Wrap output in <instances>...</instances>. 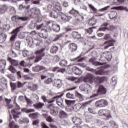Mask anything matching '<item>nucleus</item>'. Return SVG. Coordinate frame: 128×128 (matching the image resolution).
<instances>
[{
  "label": "nucleus",
  "mask_w": 128,
  "mask_h": 128,
  "mask_svg": "<svg viewBox=\"0 0 128 128\" xmlns=\"http://www.w3.org/2000/svg\"><path fill=\"white\" fill-rule=\"evenodd\" d=\"M108 104V102L105 100H100L95 102L96 108H104V106H106Z\"/></svg>",
  "instance_id": "obj_6"
},
{
  "label": "nucleus",
  "mask_w": 128,
  "mask_h": 128,
  "mask_svg": "<svg viewBox=\"0 0 128 128\" xmlns=\"http://www.w3.org/2000/svg\"><path fill=\"white\" fill-rule=\"evenodd\" d=\"M66 64H68V61L66 60H62L60 62V66H66Z\"/></svg>",
  "instance_id": "obj_46"
},
{
  "label": "nucleus",
  "mask_w": 128,
  "mask_h": 128,
  "mask_svg": "<svg viewBox=\"0 0 128 128\" xmlns=\"http://www.w3.org/2000/svg\"><path fill=\"white\" fill-rule=\"evenodd\" d=\"M55 8L57 10H58L59 12L62 10V6H60V2H56L55 3Z\"/></svg>",
  "instance_id": "obj_43"
},
{
  "label": "nucleus",
  "mask_w": 128,
  "mask_h": 128,
  "mask_svg": "<svg viewBox=\"0 0 128 128\" xmlns=\"http://www.w3.org/2000/svg\"><path fill=\"white\" fill-rule=\"evenodd\" d=\"M63 36H64V33L58 34L56 36L53 40V42H56V40H60V38H62Z\"/></svg>",
  "instance_id": "obj_45"
},
{
  "label": "nucleus",
  "mask_w": 128,
  "mask_h": 128,
  "mask_svg": "<svg viewBox=\"0 0 128 128\" xmlns=\"http://www.w3.org/2000/svg\"><path fill=\"white\" fill-rule=\"evenodd\" d=\"M36 28L38 30H41L42 31L46 32V26H44V23L40 25H38L36 26Z\"/></svg>",
  "instance_id": "obj_21"
},
{
  "label": "nucleus",
  "mask_w": 128,
  "mask_h": 128,
  "mask_svg": "<svg viewBox=\"0 0 128 128\" xmlns=\"http://www.w3.org/2000/svg\"><path fill=\"white\" fill-rule=\"evenodd\" d=\"M88 87V84H82L80 86V90H82L83 92H86V88Z\"/></svg>",
  "instance_id": "obj_42"
},
{
  "label": "nucleus",
  "mask_w": 128,
  "mask_h": 128,
  "mask_svg": "<svg viewBox=\"0 0 128 128\" xmlns=\"http://www.w3.org/2000/svg\"><path fill=\"white\" fill-rule=\"evenodd\" d=\"M15 47L16 50H20V42L16 41L15 42Z\"/></svg>",
  "instance_id": "obj_54"
},
{
  "label": "nucleus",
  "mask_w": 128,
  "mask_h": 128,
  "mask_svg": "<svg viewBox=\"0 0 128 128\" xmlns=\"http://www.w3.org/2000/svg\"><path fill=\"white\" fill-rule=\"evenodd\" d=\"M53 72H61V74H64L66 72V68H60L58 67H55L52 70Z\"/></svg>",
  "instance_id": "obj_18"
},
{
  "label": "nucleus",
  "mask_w": 128,
  "mask_h": 128,
  "mask_svg": "<svg viewBox=\"0 0 128 128\" xmlns=\"http://www.w3.org/2000/svg\"><path fill=\"white\" fill-rule=\"evenodd\" d=\"M18 122L21 124H28L30 122V120H28V118L26 117L22 119L20 118L18 120Z\"/></svg>",
  "instance_id": "obj_24"
},
{
  "label": "nucleus",
  "mask_w": 128,
  "mask_h": 128,
  "mask_svg": "<svg viewBox=\"0 0 128 128\" xmlns=\"http://www.w3.org/2000/svg\"><path fill=\"white\" fill-rule=\"evenodd\" d=\"M70 18H72L70 16H68L64 14H62L61 16V20L64 22H68Z\"/></svg>",
  "instance_id": "obj_31"
},
{
  "label": "nucleus",
  "mask_w": 128,
  "mask_h": 128,
  "mask_svg": "<svg viewBox=\"0 0 128 128\" xmlns=\"http://www.w3.org/2000/svg\"><path fill=\"white\" fill-rule=\"evenodd\" d=\"M22 28V26H19L18 28H16L15 30H13L12 32V35L10 38V42H13V40H14V38H16V36H18V32H20V28Z\"/></svg>",
  "instance_id": "obj_7"
},
{
  "label": "nucleus",
  "mask_w": 128,
  "mask_h": 128,
  "mask_svg": "<svg viewBox=\"0 0 128 128\" xmlns=\"http://www.w3.org/2000/svg\"><path fill=\"white\" fill-rule=\"evenodd\" d=\"M44 51V48H42L35 52V54L36 55V56L34 60V62H38L40 60H42V58L46 56V54L42 52Z\"/></svg>",
  "instance_id": "obj_4"
},
{
  "label": "nucleus",
  "mask_w": 128,
  "mask_h": 128,
  "mask_svg": "<svg viewBox=\"0 0 128 128\" xmlns=\"http://www.w3.org/2000/svg\"><path fill=\"white\" fill-rule=\"evenodd\" d=\"M70 46V50L72 52H76V50H77L78 47L76 46V45L74 43L71 44L69 45Z\"/></svg>",
  "instance_id": "obj_30"
},
{
  "label": "nucleus",
  "mask_w": 128,
  "mask_h": 128,
  "mask_svg": "<svg viewBox=\"0 0 128 128\" xmlns=\"http://www.w3.org/2000/svg\"><path fill=\"white\" fill-rule=\"evenodd\" d=\"M66 96L68 98H74V95L72 94H70V92H68L66 94Z\"/></svg>",
  "instance_id": "obj_56"
},
{
  "label": "nucleus",
  "mask_w": 128,
  "mask_h": 128,
  "mask_svg": "<svg viewBox=\"0 0 128 128\" xmlns=\"http://www.w3.org/2000/svg\"><path fill=\"white\" fill-rule=\"evenodd\" d=\"M82 108V104H77L73 106V110L74 112H78Z\"/></svg>",
  "instance_id": "obj_32"
},
{
  "label": "nucleus",
  "mask_w": 128,
  "mask_h": 128,
  "mask_svg": "<svg viewBox=\"0 0 128 128\" xmlns=\"http://www.w3.org/2000/svg\"><path fill=\"white\" fill-rule=\"evenodd\" d=\"M30 12L32 14H35L36 16H38L40 14V10L36 7L30 8Z\"/></svg>",
  "instance_id": "obj_13"
},
{
  "label": "nucleus",
  "mask_w": 128,
  "mask_h": 128,
  "mask_svg": "<svg viewBox=\"0 0 128 128\" xmlns=\"http://www.w3.org/2000/svg\"><path fill=\"white\" fill-rule=\"evenodd\" d=\"M111 10H126V12H128V8L124 6H118L116 7H113Z\"/></svg>",
  "instance_id": "obj_19"
},
{
  "label": "nucleus",
  "mask_w": 128,
  "mask_h": 128,
  "mask_svg": "<svg viewBox=\"0 0 128 128\" xmlns=\"http://www.w3.org/2000/svg\"><path fill=\"white\" fill-rule=\"evenodd\" d=\"M28 18L26 16H18V20H21L22 22H26Z\"/></svg>",
  "instance_id": "obj_51"
},
{
  "label": "nucleus",
  "mask_w": 128,
  "mask_h": 128,
  "mask_svg": "<svg viewBox=\"0 0 128 128\" xmlns=\"http://www.w3.org/2000/svg\"><path fill=\"white\" fill-rule=\"evenodd\" d=\"M42 66H36L32 68V71L35 72H40V70H42Z\"/></svg>",
  "instance_id": "obj_33"
},
{
  "label": "nucleus",
  "mask_w": 128,
  "mask_h": 128,
  "mask_svg": "<svg viewBox=\"0 0 128 128\" xmlns=\"http://www.w3.org/2000/svg\"><path fill=\"white\" fill-rule=\"evenodd\" d=\"M69 13L70 14H80V12H78V11L77 10H75L74 8H72L71 10H70V12H69Z\"/></svg>",
  "instance_id": "obj_52"
},
{
  "label": "nucleus",
  "mask_w": 128,
  "mask_h": 128,
  "mask_svg": "<svg viewBox=\"0 0 128 128\" xmlns=\"http://www.w3.org/2000/svg\"><path fill=\"white\" fill-rule=\"evenodd\" d=\"M60 118H66L68 117V114L64 110H60Z\"/></svg>",
  "instance_id": "obj_37"
},
{
  "label": "nucleus",
  "mask_w": 128,
  "mask_h": 128,
  "mask_svg": "<svg viewBox=\"0 0 128 128\" xmlns=\"http://www.w3.org/2000/svg\"><path fill=\"white\" fill-rule=\"evenodd\" d=\"M20 64L21 66H23L24 68L28 66V65H26V62L24 60L21 61L20 63Z\"/></svg>",
  "instance_id": "obj_63"
},
{
  "label": "nucleus",
  "mask_w": 128,
  "mask_h": 128,
  "mask_svg": "<svg viewBox=\"0 0 128 128\" xmlns=\"http://www.w3.org/2000/svg\"><path fill=\"white\" fill-rule=\"evenodd\" d=\"M34 42L37 46H40L42 44V42L40 40H34Z\"/></svg>",
  "instance_id": "obj_60"
},
{
  "label": "nucleus",
  "mask_w": 128,
  "mask_h": 128,
  "mask_svg": "<svg viewBox=\"0 0 128 128\" xmlns=\"http://www.w3.org/2000/svg\"><path fill=\"white\" fill-rule=\"evenodd\" d=\"M58 50V47L56 46H52L50 48V52L52 54H56Z\"/></svg>",
  "instance_id": "obj_38"
},
{
  "label": "nucleus",
  "mask_w": 128,
  "mask_h": 128,
  "mask_svg": "<svg viewBox=\"0 0 128 128\" xmlns=\"http://www.w3.org/2000/svg\"><path fill=\"white\" fill-rule=\"evenodd\" d=\"M8 126L10 128H20V126L16 125L14 121H12L9 123Z\"/></svg>",
  "instance_id": "obj_39"
},
{
  "label": "nucleus",
  "mask_w": 128,
  "mask_h": 128,
  "mask_svg": "<svg viewBox=\"0 0 128 128\" xmlns=\"http://www.w3.org/2000/svg\"><path fill=\"white\" fill-rule=\"evenodd\" d=\"M8 61L11 62V64H12V66H18V62L16 60H12V58H10V57H8Z\"/></svg>",
  "instance_id": "obj_28"
},
{
  "label": "nucleus",
  "mask_w": 128,
  "mask_h": 128,
  "mask_svg": "<svg viewBox=\"0 0 128 128\" xmlns=\"http://www.w3.org/2000/svg\"><path fill=\"white\" fill-rule=\"evenodd\" d=\"M65 102L67 104V106H71L72 104L76 103V100H65Z\"/></svg>",
  "instance_id": "obj_47"
},
{
  "label": "nucleus",
  "mask_w": 128,
  "mask_h": 128,
  "mask_svg": "<svg viewBox=\"0 0 128 128\" xmlns=\"http://www.w3.org/2000/svg\"><path fill=\"white\" fill-rule=\"evenodd\" d=\"M98 114L103 118L105 120H108L110 118H112V112L108 109H101L99 110Z\"/></svg>",
  "instance_id": "obj_2"
},
{
  "label": "nucleus",
  "mask_w": 128,
  "mask_h": 128,
  "mask_svg": "<svg viewBox=\"0 0 128 128\" xmlns=\"http://www.w3.org/2000/svg\"><path fill=\"white\" fill-rule=\"evenodd\" d=\"M48 108L51 110L50 114L52 116H56V112H58V108L56 106H54L52 104H50L48 106Z\"/></svg>",
  "instance_id": "obj_9"
},
{
  "label": "nucleus",
  "mask_w": 128,
  "mask_h": 128,
  "mask_svg": "<svg viewBox=\"0 0 128 128\" xmlns=\"http://www.w3.org/2000/svg\"><path fill=\"white\" fill-rule=\"evenodd\" d=\"M62 80H60V79H57L56 80H54V85L55 86L60 88V86H62Z\"/></svg>",
  "instance_id": "obj_23"
},
{
  "label": "nucleus",
  "mask_w": 128,
  "mask_h": 128,
  "mask_svg": "<svg viewBox=\"0 0 128 128\" xmlns=\"http://www.w3.org/2000/svg\"><path fill=\"white\" fill-rule=\"evenodd\" d=\"M76 96H77V98H78L80 100V102H82L84 100V96H82V94L78 93V92H76Z\"/></svg>",
  "instance_id": "obj_41"
},
{
  "label": "nucleus",
  "mask_w": 128,
  "mask_h": 128,
  "mask_svg": "<svg viewBox=\"0 0 128 128\" xmlns=\"http://www.w3.org/2000/svg\"><path fill=\"white\" fill-rule=\"evenodd\" d=\"M38 34L40 38H44V40H46V38H48V36H46V34H44V32H38Z\"/></svg>",
  "instance_id": "obj_50"
},
{
  "label": "nucleus",
  "mask_w": 128,
  "mask_h": 128,
  "mask_svg": "<svg viewBox=\"0 0 128 128\" xmlns=\"http://www.w3.org/2000/svg\"><path fill=\"white\" fill-rule=\"evenodd\" d=\"M88 6L89 8H91L93 12H94V14H96V12H98V10L96 9V8H94V6H92V4H89Z\"/></svg>",
  "instance_id": "obj_49"
},
{
  "label": "nucleus",
  "mask_w": 128,
  "mask_h": 128,
  "mask_svg": "<svg viewBox=\"0 0 128 128\" xmlns=\"http://www.w3.org/2000/svg\"><path fill=\"white\" fill-rule=\"evenodd\" d=\"M52 82V78H48L47 80H45L44 82V84H50Z\"/></svg>",
  "instance_id": "obj_59"
},
{
  "label": "nucleus",
  "mask_w": 128,
  "mask_h": 128,
  "mask_svg": "<svg viewBox=\"0 0 128 128\" xmlns=\"http://www.w3.org/2000/svg\"><path fill=\"white\" fill-rule=\"evenodd\" d=\"M26 40L30 46H34V39L32 36H28L26 38Z\"/></svg>",
  "instance_id": "obj_15"
},
{
  "label": "nucleus",
  "mask_w": 128,
  "mask_h": 128,
  "mask_svg": "<svg viewBox=\"0 0 128 128\" xmlns=\"http://www.w3.org/2000/svg\"><path fill=\"white\" fill-rule=\"evenodd\" d=\"M33 106H34L35 108H42V107L44 106V104L38 102L36 104H34Z\"/></svg>",
  "instance_id": "obj_29"
},
{
  "label": "nucleus",
  "mask_w": 128,
  "mask_h": 128,
  "mask_svg": "<svg viewBox=\"0 0 128 128\" xmlns=\"http://www.w3.org/2000/svg\"><path fill=\"white\" fill-rule=\"evenodd\" d=\"M96 80H98V82H99V84H102V82H106V80H108V78L106 77L102 76H97L96 78Z\"/></svg>",
  "instance_id": "obj_22"
},
{
  "label": "nucleus",
  "mask_w": 128,
  "mask_h": 128,
  "mask_svg": "<svg viewBox=\"0 0 128 128\" xmlns=\"http://www.w3.org/2000/svg\"><path fill=\"white\" fill-rule=\"evenodd\" d=\"M124 2H126V0H117V2H115V4H116L117 6H120V4H124Z\"/></svg>",
  "instance_id": "obj_58"
},
{
  "label": "nucleus",
  "mask_w": 128,
  "mask_h": 128,
  "mask_svg": "<svg viewBox=\"0 0 128 128\" xmlns=\"http://www.w3.org/2000/svg\"><path fill=\"white\" fill-rule=\"evenodd\" d=\"M46 26L48 27V28H46V32H50V30H53L54 32H58L60 30V25L56 24V22L54 21L48 22L46 24Z\"/></svg>",
  "instance_id": "obj_1"
},
{
  "label": "nucleus",
  "mask_w": 128,
  "mask_h": 128,
  "mask_svg": "<svg viewBox=\"0 0 128 128\" xmlns=\"http://www.w3.org/2000/svg\"><path fill=\"white\" fill-rule=\"evenodd\" d=\"M85 116H86V122H92L93 117L92 116L90 115V114H86V113H85Z\"/></svg>",
  "instance_id": "obj_36"
},
{
  "label": "nucleus",
  "mask_w": 128,
  "mask_h": 128,
  "mask_svg": "<svg viewBox=\"0 0 128 128\" xmlns=\"http://www.w3.org/2000/svg\"><path fill=\"white\" fill-rule=\"evenodd\" d=\"M72 34L74 38H80V34L78 32H73Z\"/></svg>",
  "instance_id": "obj_40"
},
{
  "label": "nucleus",
  "mask_w": 128,
  "mask_h": 128,
  "mask_svg": "<svg viewBox=\"0 0 128 128\" xmlns=\"http://www.w3.org/2000/svg\"><path fill=\"white\" fill-rule=\"evenodd\" d=\"M50 16L51 18H58V14L56 11L53 10L50 12Z\"/></svg>",
  "instance_id": "obj_35"
},
{
  "label": "nucleus",
  "mask_w": 128,
  "mask_h": 128,
  "mask_svg": "<svg viewBox=\"0 0 128 128\" xmlns=\"http://www.w3.org/2000/svg\"><path fill=\"white\" fill-rule=\"evenodd\" d=\"M0 82H1V85L2 86H4V88H8V82H6V79L4 78H2L0 79Z\"/></svg>",
  "instance_id": "obj_26"
},
{
  "label": "nucleus",
  "mask_w": 128,
  "mask_h": 128,
  "mask_svg": "<svg viewBox=\"0 0 128 128\" xmlns=\"http://www.w3.org/2000/svg\"><path fill=\"white\" fill-rule=\"evenodd\" d=\"M72 70L74 74H76L78 76H80L82 74V71L79 68H78L76 66H74L72 68Z\"/></svg>",
  "instance_id": "obj_14"
},
{
  "label": "nucleus",
  "mask_w": 128,
  "mask_h": 128,
  "mask_svg": "<svg viewBox=\"0 0 128 128\" xmlns=\"http://www.w3.org/2000/svg\"><path fill=\"white\" fill-rule=\"evenodd\" d=\"M111 60L112 54H110V52H105L101 54L100 60L106 63V60H108V62H110Z\"/></svg>",
  "instance_id": "obj_3"
},
{
  "label": "nucleus",
  "mask_w": 128,
  "mask_h": 128,
  "mask_svg": "<svg viewBox=\"0 0 128 128\" xmlns=\"http://www.w3.org/2000/svg\"><path fill=\"white\" fill-rule=\"evenodd\" d=\"M20 110V107L18 106H17L15 109L12 110V114H22L20 112H18L16 110Z\"/></svg>",
  "instance_id": "obj_34"
},
{
  "label": "nucleus",
  "mask_w": 128,
  "mask_h": 128,
  "mask_svg": "<svg viewBox=\"0 0 128 128\" xmlns=\"http://www.w3.org/2000/svg\"><path fill=\"white\" fill-rule=\"evenodd\" d=\"M87 87L86 92H87V94H90V92H92V86L90 85L87 84Z\"/></svg>",
  "instance_id": "obj_62"
},
{
  "label": "nucleus",
  "mask_w": 128,
  "mask_h": 128,
  "mask_svg": "<svg viewBox=\"0 0 128 128\" xmlns=\"http://www.w3.org/2000/svg\"><path fill=\"white\" fill-rule=\"evenodd\" d=\"M64 94H62L60 96H58L57 98H56V102L58 106H62V99L60 98V96H62Z\"/></svg>",
  "instance_id": "obj_20"
},
{
  "label": "nucleus",
  "mask_w": 128,
  "mask_h": 128,
  "mask_svg": "<svg viewBox=\"0 0 128 128\" xmlns=\"http://www.w3.org/2000/svg\"><path fill=\"white\" fill-rule=\"evenodd\" d=\"M114 40H111L107 42H104L102 46H104V49L106 50V48H108L110 46H113L115 42Z\"/></svg>",
  "instance_id": "obj_8"
},
{
  "label": "nucleus",
  "mask_w": 128,
  "mask_h": 128,
  "mask_svg": "<svg viewBox=\"0 0 128 128\" xmlns=\"http://www.w3.org/2000/svg\"><path fill=\"white\" fill-rule=\"evenodd\" d=\"M118 18V13L116 12H112L109 14V18L116 20Z\"/></svg>",
  "instance_id": "obj_16"
},
{
  "label": "nucleus",
  "mask_w": 128,
  "mask_h": 128,
  "mask_svg": "<svg viewBox=\"0 0 128 128\" xmlns=\"http://www.w3.org/2000/svg\"><path fill=\"white\" fill-rule=\"evenodd\" d=\"M106 94V88L102 85L99 86L98 90L96 94H94L90 96V98L98 96V94Z\"/></svg>",
  "instance_id": "obj_5"
},
{
  "label": "nucleus",
  "mask_w": 128,
  "mask_h": 128,
  "mask_svg": "<svg viewBox=\"0 0 128 128\" xmlns=\"http://www.w3.org/2000/svg\"><path fill=\"white\" fill-rule=\"evenodd\" d=\"M8 70L10 72H12V74H14L16 72V68H14L12 66H10L8 68Z\"/></svg>",
  "instance_id": "obj_55"
},
{
  "label": "nucleus",
  "mask_w": 128,
  "mask_h": 128,
  "mask_svg": "<svg viewBox=\"0 0 128 128\" xmlns=\"http://www.w3.org/2000/svg\"><path fill=\"white\" fill-rule=\"evenodd\" d=\"M84 58H80V57H78L76 58L71 60L72 62H84Z\"/></svg>",
  "instance_id": "obj_44"
},
{
  "label": "nucleus",
  "mask_w": 128,
  "mask_h": 128,
  "mask_svg": "<svg viewBox=\"0 0 128 128\" xmlns=\"http://www.w3.org/2000/svg\"><path fill=\"white\" fill-rule=\"evenodd\" d=\"M96 58H92L89 60V62H91L93 66H102V64H104V63L96 62Z\"/></svg>",
  "instance_id": "obj_12"
},
{
  "label": "nucleus",
  "mask_w": 128,
  "mask_h": 128,
  "mask_svg": "<svg viewBox=\"0 0 128 128\" xmlns=\"http://www.w3.org/2000/svg\"><path fill=\"white\" fill-rule=\"evenodd\" d=\"M6 65V60H0V70H4Z\"/></svg>",
  "instance_id": "obj_17"
},
{
  "label": "nucleus",
  "mask_w": 128,
  "mask_h": 128,
  "mask_svg": "<svg viewBox=\"0 0 128 128\" xmlns=\"http://www.w3.org/2000/svg\"><path fill=\"white\" fill-rule=\"evenodd\" d=\"M8 10V6L6 5H0V14H4Z\"/></svg>",
  "instance_id": "obj_25"
},
{
  "label": "nucleus",
  "mask_w": 128,
  "mask_h": 128,
  "mask_svg": "<svg viewBox=\"0 0 128 128\" xmlns=\"http://www.w3.org/2000/svg\"><path fill=\"white\" fill-rule=\"evenodd\" d=\"M92 104V101H88L87 102H82L81 104V106H83L84 108H86V106H88Z\"/></svg>",
  "instance_id": "obj_48"
},
{
  "label": "nucleus",
  "mask_w": 128,
  "mask_h": 128,
  "mask_svg": "<svg viewBox=\"0 0 128 128\" xmlns=\"http://www.w3.org/2000/svg\"><path fill=\"white\" fill-rule=\"evenodd\" d=\"M29 88L30 90L35 92V90H38V86L36 84H33L32 87H29Z\"/></svg>",
  "instance_id": "obj_53"
},
{
  "label": "nucleus",
  "mask_w": 128,
  "mask_h": 128,
  "mask_svg": "<svg viewBox=\"0 0 128 128\" xmlns=\"http://www.w3.org/2000/svg\"><path fill=\"white\" fill-rule=\"evenodd\" d=\"M40 116V113L38 112H34L28 115L29 118H33L34 120H36V118H38V116Z\"/></svg>",
  "instance_id": "obj_27"
},
{
  "label": "nucleus",
  "mask_w": 128,
  "mask_h": 128,
  "mask_svg": "<svg viewBox=\"0 0 128 128\" xmlns=\"http://www.w3.org/2000/svg\"><path fill=\"white\" fill-rule=\"evenodd\" d=\"M12 58H16V54L14 52V50L10 52V54L8 55V58H10V56H12Z\"/></svg>",
  "instance_id": "obj_57"
},
{
  "label": "nucleus",
  "mask_w": 128,
  "mask_h": 128,
  "mask_svg": "<svg viewBox=\"0 0 128 128\" xmlns=\"http://www.w3.org/2000/svg\"><path fill=\"white\" fill-rule=\"evenodd\" d=\"M58 98V96L54 97L53 98H52L51 100H48V103L52 104V102H54L56 98Z\"/></svg>",
  "instance_id": "obj_61"
},
{
  "label": "nucleus",
  "mask_w": 128,
  "mask_h": 128,
  "mask_svg": "<svg viewBox=\"0 0 128 128\" xmlns=\"http://www.w3.org/2000/svg\"><path fill=\"white\" fill-rule=\"evenodd\" d=\"M89 24L90 26H94L96 24V20L94 19L90 21Z\"/></svg>",
  "instance_id": "obj_64"
},
{
  "label": "nucleus",
  "mask_w": 128,
  "mask_h": 128,
  "mask_svg": "<svg viewBox=\"0 0 128 128\" xmlns=\"http://www.w3.org/2000/svg\"><path fill=\"white\" fill-rule=\"evenodd\" d=\"M72 122L74 123V124L76 126H80L82 123V121L80 118L76 116L72 118Z\"/></svg>",
  "instance_id": "obj_11"
},
{
  "label": "nucleus",
  "mask_w": 128,
  "mask_h": 128,
  "mask_svg": "<svg viewBox=\"0 0 128 128\" xmlns=\"http://www.w3.org/2000/svg\"><path fill=\"white\" fill-rule=\"evenodd\" d=\"M84 82H90L92 84L94 82V76L92 74H88L84 78Z\"/></svg>",
  "instance_id": "obj_10"
}]
</instances>
